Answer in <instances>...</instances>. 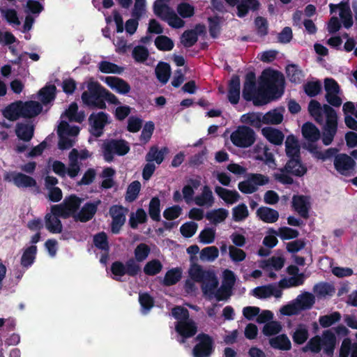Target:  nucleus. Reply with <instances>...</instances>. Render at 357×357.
Returning a JSON list of instances; mask_svg holds the SVG:
<instances>
[{
  "instance_id": "nucleus-1",
  "label": "nucleus",
  "mask_w": 357,
  "mask_h": 357,
  "mask_svg": "<svg viewBox=\"0 0 357 357\" xmlns=\"http://www.w3.org/2000/svg\"><path fill=\"white\" fill-rule=\"evenodd\" d=\"M284 83L282 73L266 69L259 77L258 89L256 85H243L242 96L245 100L252 101L255 106H263L282 96Z\"/></svg>"
},
{
  "instance_id": "nucleus-2",
  "label": "nucleus",
  "mask_w": 357,
  "mask_h": 357,
  "mask_svg": "<svg viewBox=\"0 0 357 357\" xmlns=\"http://www.w3.org/2000/svg\"><path fill=\"white\" fill-rule=\"evenodd\" d=\"M151 249L146 243L139 244L135 249V258L128 259L126 263L121 261H114L110 266V271L114 275L112 278L121 282V278L125 275L135 278L141 273L142 268L139 262L144 261L149 256Z\"/></svg>"
},
{
  "instance_id": "nucleus-3",
  "label": "nucleus",
  "mask_w": 357,
  "mask_h": 357,
  "mask_svg": "<svg viewBox=\"0 0 357 357\" xmlns=\"http://www.w3.org/2000/svg\"><path fill=\"white\" fill-rule=\"evenodd\" d=\"M336 344V337L333 332L326 330L323 332L322 336L315 335L312 337L303 348V351H311L318 354L323 348L324 352L328 356H332Z\"/></svg>"
},
{
  "instance_id": "nucleus-4",
  "label": "nucleus",
  "mask_w": 357,
  "mask_h": 357,
  "mask_svg": "<svg viewBox=\"0 0 357 357\" xmlns=\"http://www.w3.org/2000/svg\"><path fill=\"white\" fill-rule=\"evenodd\" d=\"M105 87L98 82L90 81L87 84V90L82 93L84 105L90 109H105L106 103L103 101Z\"/></svg>"
},
{
  "instance_id": "nucleus-5",
  "label": "nucleus",
  "mask_w": 357,
  "mask_h": 357,
  "mask_svg": "<svg viewBox=\"0 0 357 357\" xmlns=\"http://www.w3.org/2000/svg\"><path fill=\"white\" fill-rule=\"evenodd\" d=\"M168 2L169 0H156L153 6L154 14L160 20L167 22L169 26L172 28L179 29L183 27L185 22L168 5Z\"/></svg>"
},
{
  "instance_id": "nucleus-6",
  "label": "nucleus",
  "mask_w": 357,
  "mask_h": 357,
  "mask_svg": "<svg viewBox=\"0 0 357 357\" xmlns=\"http://www.w3.org/2000/svg\"><path fill=\"white\" fill-rule=\"evenodd\" d=\"M323 110L326 119L323 128L322 142L325 146H328L333 142L337 133V115L335 110L328 105H324Z\"/></svg>"
},
{
  "instance_id": "nucleus-7",
  "label": "nucleus",
  "mask_w": 357,
  "mask_h": 357,
  "mask_svg": "<svg viewBox=\"0 0 357 357\" xmlns=\"http://www.w3.org/2000/svg\"><path fill=\"white\" fill-rule=\"evenodd\" d=\"M256 133L252 128L248 126H238L230 135V140L232 144L241 149H246L252 146L256 141Z\"/></svg>"
},
{
  "instance_id": "nucleus-8",
  "label": "nucleus",
  "mask_w": 357,
  "mask_h": 357,
  "mask_svg": "<svg viewBox=\"0 0 357 357\" xmlns=\"http://www.w3.org/2000/svg\"><path fill=\"white\" fill-rule=\"evenodd\" d=\"M102 148L104 159L108 162L113 161L114 154L122 156L130 151L128 142L124 139H107L103 142Z\"/></svg>"
},
{
  "instance_id": "nucleus-9",
  "label": "nucleus",
  "mask_w": 357,
  "mask_h": 357,
  "mask_svg": "<svg viewBox=\"0 0 357 357\" xmlns=\"http://www.w3.org/2000/svg\"><path fill=\"white\" fill-rule=\"evenodd\" d=\"M198 342L192 349L194 357H210L214 351V341L209 335L201 333L195 338Z\"/></svg>"
},
{
  "instance_id": "nucleus-10",
  "label": "nucleus",
  "mask_w": 357,
  "mask_h": 357,
  "mask_svg": "<svg viewBox=\"0 0 357 357\" xmlns=\"http://www.w3.org/2000/svg\"><path fill=\"white\" fill-rule=\"evenodd\" d=\"M175 331L179 335L177 341L184 344L187 339L193 337L197 332V326L192 319L178 321L176 323Z\"/></svg>"
},
{
  "instance_id": "nucleus-11",
  "label": "nucleus",
  "mask_w": 357,
  "mask_h": 357,
  "mask_svg": "<svg viewBox=\"0 0 357 357\" xmlns=\"http://www.w3.org/2000/svg\"><path fill=\"white\" fill-rule=\"evenodd\" d=\"M128 209L121 205H113L109 208V215L112 218L111 231L117 234L126 222V213Z\"/></svg>"
},
{
  "instance_id": "nucleus-12",
  "label": "nucleus",
  "mask_w": 357,
  "mask_h": 357,
  "mask_svg": "<svg viewBox=\"0 0 357 357\" xmlns=\"http://www.w3.org/2000/svg\"><path fill=\"white\" fill-rule=\"evenodd\" d=\"M231 6H237V16L245 17L250 11H257L260 8L258 0H225Z\"/></svg>"
},
{
  "instance_id": "nucleus-13",
  "label": "nucleus",
  "mask_w": 357,
  "mask_h": 357,
  "mask_svg": "<svg viewBox=\"0 0 357 357\" xmlns=\"http://www.w3.org/2000/svg\"><path fill=\"white\" fill-rule=\"evenodd\" d=\"M108 121V115L104 112L92 113L89 117V123L91 127V133L96 137H100Z\"/></svg>"
},
{
  "instance_id": "nucleus-14",
  "label": "nucleus",
  "mask_w": 357,
  "mask_h": 357,
  "mask_svg": "<svg viewBox=\"0 0 357 357\" xmlns=\"http://www.w3.org/2000/svg\"><path fill=\"white\" fill-rule=\"evenodd\" d=\"M292 208L301 217L307 219L311 208L310 197L303 195H294L292 197Z\"/></svg>"
},
{
  "instance_id": "nucleus-15",
  "label": "nucleus",
  "mask_w": 357,
  "mask_h": 357,
  "mask_svg": "<svg viewBox=\"0 0 357 357\" xmlns=\"http://www.w3.org/2000/svg\"><path fill=\"white\" fill-rule=\"evenodd\" d=\"M101 203L100 200L98 199L94 202H86L77 212V213L73 215V218L75 221H79L81 222H86L91 220L97 212L98 206Z\"/></svg>"
},
{
  "instance_id": "nucleus-16",
  "label": "nucleus",
  "mask_w": 357,
  "mask_h": 357,
  "mask_svg": "<svg viewBox=\"0 0 357 357\" xmlns=\"http://www.w3.org/2000/svg\"><path fill=\"white\" fill-rule=\"evenodd\" d=\"M280 172H286L291 175L301 177L307 173V168L303 163L301 158H291L283 167L280 169Z\"/></svg>"
},
{
  "instance_id": "nucleus-17",
  "label": "nucleus",
  "mask_w": 357,
  "mask_h": 357,
  "mask_svg": "<svg viewBox=\"0 0 357 357\" xmlns=\"http://www.w3.org/2000/svg\"><path fill=\"white\" fill-rule=\"evenodd\" d=\"M355 161L347 154L336 155L334 160V166L336 170L342 175L347 176L349 172L354 169Z\"/></svg>"
},
{
  "instance_id": "nucleus-18",
  "label": "nucleus",
  "mask_w": 357,
  "mask_h": 357,
  "mask_svg": "<svg viewBox=\"0 0 357 357\" xmlns=\"http://www.w3.org/2000/svg\"><path fill=\"white\" fill-rule=\"evenodd\" d=\"M241 91V80L238 75H233L228 84L227 98L232 105L239 102Z\"/></svg>"
},
{
  "instance_id": "nucleus-19",
  "label": "nucleus",
  "mask_w": 357,
  "mask_h": 357,
  "mask_svg": "<svg viewBox=\"0 0 357 357\" xmlns=\"http://www.w3.org/2000/svg\"><path fill=\"white\" fill-rule=\"evenodd\" d=\"M305 147L314 158L317 160H321L323 161L335 157L336 153L338 151L336 148H329L325 151L322 152L319 150L317 145L312 143H309L308 144L305 145Z\"/></svg>"
},
{
  "instance_id": "nucleus-20",
  "label": "nucleus",
  "mask_w": 357,
  "mask_h": 357,
  "mask_svg": "<svg viewBox=\"0 0 357 357\" xmlns=\"http://www.w3.org/2000/svg\"><path fill=\"white\" fill-rule=\"evenodd\" d=\"M22 117L33 118L38 116L43 110L42 105L36 101L29 100L23 102L21 100Z\"/></svg>"
},
{
  "instance_id": "nucleus-21",
  "label": "nucleus",
  "mask_w": 357,
  "mask_h": 357,
  "mask_svg": "<svg viewBox=\"0 0 357 357\" xmlns=\"http://www.w3.org/2000/svg\"><path fill=\"white\" fill-rule=\"evenodd\" d=\"M301 132L303 137L309 143L315 144L321 137L319 128L312 122L307 121L303 123L301 128Z\"/></svg>"
},
{
  "instance_id": "nucleus-22",
  "label": "nucleus",
  "mask_w": 357,
  "mask_h": 357,
  "mask_svg": "<svg viewBox=\"0 0 357 357\" xmlns=\"http://www.w3.org/2000/svg\"><path fill=\"white\" fill-rule=\"evenodd\" d=\"M105 83L113 90L121 94H127L130 91V84L118 77H107Z\"/></svg>"
},
{
  "instance_id": "nucleus-23",
  "label": "nucleus",
  "mask_w": 357,
  "mask_h": 357,
  "mask_svg": "<svg viewBox=\"0 0 357 357\" xmlns=\"http://www.w3.org/2000/svg\"><path fill=\"white\" fill-rule=\"evenodd\" d=\"M12 181L17 188H32L37 185L36 181L31 176L21 172H13Z\"/></svg>"
},
{
  "instance_id": "nucleus-24",
  "label": "nucleus",
  "mask_w": 357,
  "mask_h": 357,
  "mask_svg": "<svg viewBox=\"0 0 357 357\" xmlns=\"http://www.w3.org/2000/svg\"><path fill=\"white\" fill-rule=\"evenodd\" d=\"M261 133L269 142L277 146L281 145L284 138L282 131L272 127L262 128Z\"/></svg>"
},
{
  "instance_id": "nucleus-25",
  "label": "nucleus",
  "mask_w": 357,
  "mask_h": 357,
  "mask_svg": "<svg viewBox=\"0 0 357 357\" xmlns=\"http://www.w3.org/2000/svg\"><path fill=\"white\" fill-rule=\"evenodd\" d=\"M201 282L202 283V290L203 294L209 297L212 296L218 286V280L215 273L213 271L208 273L204 280Z\"/></svg>"
},
{
  "instance_id": "nucleus-26",
  "label": "nucleus",
  "mask_w": 357,
  "mask_h": 357,
  "mask_svg": "<svg viewBox=\"0 0 357 357\" xmlns=\"http://www.w3.org/2000/svg\"><path fill=\"white\" fill-rule=\"evenodd\" d=\"M37 250V246L35 245H31L24 250L20 259V264L24 269L27 270L33 264Z\"/></svg>"
},
{
  "instance_id": "nucleus-27",
  "label": "nucleus",
  "mask_w": 357,
  "mask_h": 357,
  "mask_svg": "<svg viewBox=\"0 0 357 357\" xmlns=\"http://www.w3.org/2000/svg\"><path fill=\"white\" fill-rule=\"evenodd\" d=\"M241 122L245 126L248 125L253 128L259 129L263 123V115L261 112H248L241 116Z\"/></svg>"
},
{
  "instance_id": "nucleus-28",
  "label": "nucleus",
  "mask_w": 357,
  "mask_h": 357,
  "mask_svg": "<svg viewBox=\"0 0 357 357\" xmlns=\"http://www.w3.org/2000/svg\"><path fill=\"white\" fill-rule=\"evenodd\" d=\"M257 217L264 222L274 223L279 218L278 211L269 207L261 206L257 211Z\"/></svg>"
},
{
  "instance_id": "nucleus-29",
  "label": "nucleus",
  "mask_w": 357,
  "mask_h": 357,
  "mask_svg": "<svg viewBox=\"0 0 357 357\" xmlns=\"http://www.w3.org/2000/svg\"><path fill=\"white\" fill-rule=\"evenodd\" d=\"M215 192L228 204H234L240 198V195L237 191L228 190L218 185L215 186Z\"/></svg>"
},
{
  "instance_id": "nucleus-30",
  "label": "nucleus",
  "mask_w": 357,
  "mask_h": 357,
  "mask_svg": "<svg viewBox=\"0 0 357 357\" xmlns=\"http://www.w3.org/2000/svg\"><path fill=\"white\" fill-rule=\"evenodd\" d=\"M21 100L15 101L3 110V116L9 121H16L22 117Z\"/></svg>"
},
{
  "instance_id": "nucleus-31",
  "label": "nucleus",
  "mask_w": 357,
  "mask_h": 357,
  "mask_svg": "<svg viewBox=\"0 0 357 357\" xmlns=\"http://www.w3.org/2000/svg\"><path fill=\"white\" fill-rule=\"evenodd\" d=\"M15 133L20 139L29 142L33 137L34 126L32 124L18 123L16 125Z\"/></svg>"
},
{
  "instance_id": "nucleus-32",
  "label": "nucleus",
  "mask_w": 357,
  "mask_h": 357,
  "mask_svg": "<svg viewBox=\"0 0 357 357\" xmlns=\"http://www.w3.org/2000/svg\"><path fill=\"white\" fill-rule=\"evenodd\" d=\"M201 185L199 179L190 178L188 184L182 189L183 197L187 204L190 203L193 199L195 190H197Z\"/></svg>"
},
{
  "instance_id": "nucleus-33",
  "label": "nucleus",
  "mask_w": 357,
  "mask_h": 357,
  "mask_svg": "<svg viewBox=\"0 0 357 357\" xmlns=\"http://www.w3.org/2000/svg\"><path fill=\"white\" fill-rule=\"evenodd\" d=\"M82 199L75 195L66 197L62 204L64 205L67 212H69L70 217L77 213Z\"/></svg>"
},
{
  "instance_id": "nucleus-34",
  "label": "nucleus",
  "mask_w": 357,
  "mask_h": 357,
  "mask_svg": "<svg viewBox=\"0 0 357 357\" xmlns=\"http://www.w3.org/2000/svg\"><path fill=\"white\" fill-rule=\"evenodd\" d=\"M169 153V149L167 146L162 147L160 150L155 146H151L146 155V160L148 162L155 161L158 165L162 162L165 155Z\"/></svg>"
},
{
  "instance_id": "nucleus-35",
  "label": "nucleus",
  "mask_w": 357,
  "mask_h": 357,
  "mask_svg": "<svg viewBox=\"0 0 357 357\" xmlns=\"http://www.w3.org/2000/svg\"><path fill=\"white\" fill-rule=\"evenodd\" d=\"M286 154L291 158H301L300 146L294 136H289L285 142Z\"/></svg>"
},
{
  "instance_id": "nucleus-36",
  "label": "nucleus",
  "mask_w": 357,
  "mask_h": 357,
  "mask_svg": "<svg viewBox=\"0 0 357 357\" xmlns=\"http://www.w3.org/2000/svg\"><path fill=\"white\" fill-rule=\"evenodd\" d=\"M286 73L289 81L294 84H300L305 76L300 67L294 63L287 66Z\"/></svg>"
},
{
  "instance_id": "nucleus-37",
  "label": "nucleus",
  "mask_w": 357,
  "mask_h": 357,
  "mask_svg": "<svg viewBox=\"0 0 357 357\" xmlns=\"http://www.w3.org/2000/svg\"><path fill=\"white\" fill-rule=\"evenodd\" d=\"M269 344L271 347L283 351H288L291 348V342L284 334L271 338L269 340Z\"/></svg>"
},
{
  "instance_id": "nucleus-38",
  "label": "nucleus",
  "mask_w": 357,
  "mask_h": 357,
  "mask_svg": "<svg viewBox=\"0 0 357 357\" xmlns=\"http://www.w3.org/2000/svg\"><path fill=\"white\" fill-rule=\"evenodd\" d=\"M195 204L199 206L207 205L211 206L214 203V197L212 191L208 185L203 188L201 195L197 196L195 198Z\"/></svg>"
},
{
  "instance_id": "nucleus-39",
  "label": "nucleus",
  "mask_w": 357,
  "mask_h": 357,
  "mask_svg": "<svg viewBox=\"0 0 357 357\" xmlns=\"http://www.w3.org/2000/svg\"><path fill=\"white\" fill-rule=\"evenodd\" d=\"M314 303V296L309 292H305L299 295L296 302L300 311L311 309Z\"/></svg>"
},
{
  "instance_id": "nucleus-40",
  "label": "nucleus",
  "mask_w": 357,
  "mask_h": 357,
  "mask_svg": "<svg viewBox=\"0 0 357 357\" xmlns=\"http://www.w3.org/2000/svg\"><path fill=\"white\" fill-rule=\"evenodd\" d=\"M45 227L50 233L59 234L62 231V223L57 217L47 213L45 217Z\"/></svg>"
},
{
  "instance_id": "nucleus-41",
  "label": "nucleus",
  "mask_w": 357,
  "mask_h": 357,
  "mask_svg": "<svg viewBox=\"0 0 357 357\" xmlns=\"http://www.w3.org/2000/svg\"><path fill=\"white\" fill-rule=\"evenodd\" d=\"M155 75L157 79L163 84H165L171 75L170 65L166 62H160L155 68Z\"/></svg>"
},
{
  "instance_id": "nucleus-42",
  "label": "nucleus",
  "mask_w": 357,
  "mask_h": 357,
  "mask_svg": "<svg viewBox=\"0 0 357 357\" xmlns=\"http://www.w3.org/2000/svg\"><path fill=\"white\" fill-rule=\"evenodd\" d=\"M182 277V271L179 268H172L167 271L164 277L162 284L164 286L169 287L176 284Z\"/></svg>"
},
{
  "instance_id": "nucleus-43",
  "label": "nucleus",
  "mask_w": 357,
  "mask_h": 357,
  "mask_svg": "<svg viewBox=\"0 0 357 357\" xmlns=\"http://www.w3.org/2000/svg\"><path fill=\"white\" fill-rule=\"evenodd\" d=\"M56 88L54 84L42 88L38 92L41 102L47 105L54 100L56 98Z\"/></svg>"
},
{
  "instance_id": "nucleus-44",
  "label": "nucleus",
  "mask_w": 357,
  "mask_h": 357,
  "mask_svg": "<svg viewBox=\"0 0 357 357\" xmlns=\"http://www.w3.org/2000/svg\"><path fill=\"white\" fill-rule=\"evenodd\" d=\"M270 233L280 236L282 240L296 238L299 235V233L296 229L288 227H281L279 228L278 231L271 229H270Z\"/></svg>"
},
{
  "instance_id": "nucleus-45",
  "label": "nucleus",
  "mask_w": 357,
  "mask_h": 357,
  "mask_svg": "<svg viewBox=\"0 0 357 357\" xmlns=\"http://www.w3.org/2000/svg\"><path fill=\"white\" fill-rule=\"evenodd\" d=\"M149 215L153 221H160V200L158 197L151 199L149 205Z\"/></svg>"
},
{
  "instance_id": "nucleus-46",
  "label": "nucleus",
  "mask_w": 357,
  "mask_h": 357,
  "mask_svg": "<svg viewBox=\"0 0 357 357\" xmlns=\"http://www.w3.org/2000/svg\"><path fill=\"white\" fill-rule=\"evenodd\" d=\"M228 214L229 213L227 210L220 208L207 212L206 214V218L213 223L218 224L224 221L228 216Z\"/></svg>"
},
{
  "instance_id": "nucleus-47",
  "label": "nucleus",
  "mask_w": 357,
  "mask_h": 357,
  "mask_svg": "<svg viewBox=\"0 0 357 357\" xmlns=\"http://www.w3.org/2000/svg\"><path fill=\"white\" fill-rule=\"evenodd\" d=\"M211 272V271H204L200 265L194 264L190 268L189 274L192 280L196 282H201Z\"/></svg>"
},
{
  "instance_id": "nucleus-48",
  "label": "nucleus",
  "mask_w": 357,
  "mask_h": 357,
  "mask_svg": "<svg viewBox=\"0 0 357 357\" xmlns=\"http://www.w3.org/2000/svg\"><path fill=\"white\" fill-rule=\"evenodd\" d=\"M155 45L160 51H170L174 48L173 40L167 36L160 35L155 38Z\"/></svg>"
},
{
  "instance_id": "nucleus-49",
  "label": "nucleus",
  "mask_w": 357,
  "mask_h": 357,
  "mask_svg": "<svg viewBox=\"0 0 357 357\" xmlns=\"http://www.w3.org/2000/svg\"><path fill=\"white\" fill-rule=\"evenodd\" d=\"M249 216V211L247 206L243 204H239L232 208V219L234 222H241Z\"/></svg>"
},
{
  "instance_id": "nucleus-50",
  "label": "nucleus",
  "mask_w": 357,
  "mask_h": 357,
  "mask_svg": "<svg viewBox=\"0 0 357 357\" xmlns=\"http://www.w3.org/2000/svg\"><path fill=\"white\" fill-rule=\"evenodd\" d=\"M313 291L318 296L325 297L326 296H332L335 292V288L327 282H320L314 286Z\"/></svg>"
},
{
  "instance_id": "nucleus-51",
  "label": "nucleus",
  "mask_w": 357,
  "mask_h": 357,
  "mask_svg": "<svg viewBox=\"0 0 357 357\" xmlns=\"http://www.w3.org/2000/svg\"><path fill=\"white\" fill-rule=\"evenodd\" d=\"M141 190V183L138 181H132L128 186L125 196L126 201L128 202H134L138 197Z\"/></svg>"
},
{
  "instance_id": "nucleus-52",
  "label": "nucleus",
  "mask_w": 357,
  "mask_h": 357,
  "mask_svg": "<svg viewBox=\"0 0 357 357\" xmlns=\"http://www.w3.org/2000/svg\"><path fill=\"white\" fill-rule=\"evenodd\" d=\"M331 13L336 12L337 9L340 10V18L349 17L352 15L351 10L348 1H342L338 4L330 3L329 5Z\"/></svg>"
},
{
  "instance_id": "nucleus-53",
  "label": "nucleus",
  "mask_w": 357,
  "mask_h": 357,
  "mask_svg": "<svg viewBox=\"0 0 357 357\" xmlns=\"http://www.w3.org/2000/svg\"><path fill=\"white\" fill-rule=\"evenodd\" d=\"M283 115L276 109L271 110L263 115V123L264 124L278 125L282 123Z\"/></svg>"
},
{
  "instance_id": "nucleus-54",
  "label": "nucleus",
  "mask_w": 357,
  "mask_h": 357,
  "mask_svg": "<svg viewBox=\"0 0 357 357\" xmlns=\"http://www.w3.org/2000/svg\"><path fill=\"white\" fill-rule=\"evenodd\" d=\"M341 319V314L339 312H334L330 314L320 316L319 322L321 327L328 328L338 322Z\"/></svg>"
},
{
  "instance_id": "nucleus-55",
  "label": "nucleus",
  "mask_w": 357,
  "mask_h": 357,
  "mask_svg": "<svg viewBox=\"0 0 357 357\" xmlns=\"http://www.w3.org/2000/svg\"><path fill=\"white\" fill-rule=\"evenodd\" d=\"M309 337V333L306 327L303 325H300L294 331L292 339L295 344H303Z\"/></svg>"
},
{
  "instance_id": "nucleus-56",
  "label": "nucleus",
  "mask_w": 357,
  "mask_h": 357,
  "mask_svg": "<svg viewBox=\"0 0 357 357\" xmlns=\"http://www.w3.org/2000/svg\"><path fill=\"white\" fill-rule=\"evenodd\" d=\"M93 244L98 249L107 252L109 250L107 236L104 231L98 233L93 236Z\"/></svg>"
},
{
  "instance_id": "nucleus-57",
  "label": "nucleus",
  "mask_w": 357,
  "mask_h": 357,
  "mask_svg": "<svg viewBox=\"0 0 357 357\" xmlns=\"http://www.w3.org/2000/svg\"><path fill=\"white\" fill-rule=\"evenodd\" d=\"M132 56L136 62L144 63L147 60L149 52L145 46L137 45L132 50Z\"/></svg>"
},
{
  "instance_id": "nucleus-58",
  "label": "nucleus",
  "mask_w": 357,
  "mask_h": 357,
  "mask_svg": "<svg viewBox=\"0 0 357 357\" xmlns=\"http://www.w3.org/2000/svg\"><path fill=\"white\" fill-rule=\"evenodd\" d=\"M219 250L215 246L206 247L200 252V259L202 261H213L218 257Z\"/></svg>"
},
{
  "instance_id": "nucleus-59",
  "label": "nucleus",
  "mask_w": 357,
  "mask_h": 357,
  "mask_svg": "<svg viewBox=\"0 0 357 357\" xmlns=\"http://www.w3.org/2000/svg\"><path fill=\"white\" fill-rule=\"evenodd\" d=\"M308 112L314 118L315 121L320 123L322 120V108L321 104L316 100H311L308 105Z\"/></svg>"
},
{
  "instance_id": "nucleus-60",
  "label": "nucleus",
  "mask_w": 357,
  "mask_h": 357,
  "mask_svg": "<svg viewBox=\"0 0 357 357\" xmlns=\"http://www.w3.org/2000/svg\"><path fill=\"white\" fill-rule=\"evenodd\" d=\"M162 268V265L158 259H153L146 264L144 272L146 275L153 276L159 273Z\"/></svg>"
},
{
  "instance_id": "nucleus-61",
  "label": "nucleus",
  "mask_w": 357,
  "mask_h": 357,
  "mask_svg": "<svg viewBox=\"0 0 357 357\" xmlns=\"http://www.w3.org/2000/svg\"><path fill=\"white\" fill-rule=\"evenodd\" d=\"M208 31L211 37L213 38H218L221 31L220 18L217 16L210 17L208 18Z\"/></svg>"
},
{
  "instance_id": "nucleus-62",
  "label": "nucleus",
  "mask_w": 357,
  "mask_h": 357,
  "mask_svg": "<svg viewBox=\"0 0 357 357\" xmlns=\"http://www.w3.org/2000/svg\"><path fill=\"white\" fill-rule=\"evenodd\" d=\"M305 93L309 97H315L321 91V84L319 81H310L303 86Z\"/></svg>"
},
{
  "instance_id": "nucleus-63",
  "label": "nucleus",
  "mask_w": 357,
  "mask_h": 357,
  "mask_svg": "<svg viewBox=\"0 0 357 357\" xmlns=\"http://www.w3.org/2000/svg\"><path fill=\"white\" fill-rule=\"evenodd\" d=\"M99 70L103 73L121 74L123 71V68L114 63L102 61L99 63Z\"/></svg>"
},
{
  "instance_id": "nucleus-64",
  "label": "nucleus",
  "mask_w": 357,
  "mask_h": 357,
  "mask_svg": "<svg viewBox=\"0 0 357 357\" xmlns=\"http://www.w3.org/2000/svg\"><path fill=\"white\" fill-rule=\"evenodd\" d=\"M176 10L178 14L183 18L191 17L195 14V7L187 2H182L178 4Z\"/></svg>"
}]
</instances>
